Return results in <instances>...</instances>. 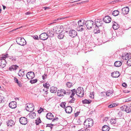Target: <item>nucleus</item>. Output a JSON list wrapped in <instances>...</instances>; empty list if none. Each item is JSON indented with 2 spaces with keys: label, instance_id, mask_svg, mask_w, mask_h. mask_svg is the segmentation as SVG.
<instances>
[{
  "label": "nucleus",
  "instance_id": "1",
  "mask_svg": "<svg viewBox=\"0 0 131 131\" xmlns=\"http://www.w3.org/2000/svg\"><path fill=\"white\" fill-rule=\"evenodd\" d=\"M76 94L79 97H82L84 95V90L83 88L79 87L76 90Z\"/></svg>",
  "mask_w": 131,
  "mask_h": 131
},
{
  "label": "nucleus",
  "instance_id": "2",
  "mask_svg": "<svg viewBox=\"0 0 131 131\" xmlns=\"http://www.w3.org/2000/svg\"><path fill=\"white\" fill-rule=\"evenodd\" d=\"M93 124V121L91 118H88L86 119L84 122V125L86 127H90L92 126Z\"/></svg>",
  "mask_w": 131,
  "mask_h": 131
},
{
  "label": "nucleus",
  "instance_id": "3",
  "mask_svg": "<svg viewBox=\"0 0 131 131\" xmlns=\"http://www.w3.org/2000/svg\"><path fill=\"white\" fill-rule=\"evenodd\" d=\"M16 41L17 44L21 46H24L26 44V41L23 38L20 37L16 39Z\"/></svg>",
  "mask_w": 131,
  "mask_h": 131
},
{
  "label": "nucleus",
  "instance_id": "4",
  "mask_svg": "<svg viewBox=\"0 0 131 131\" xmlns=\"http://www.w3.org/2000/svg\"><path fill=\"white\" fill-rule=\"evenodd\" d=\"M85 24L87 28L89 29H91L93 25H95L94 22L91 20H87L85 21Z\"/></svg>",
  "mask_w": 131,
  "mask_h": 131
},
{
  "label": "nucleus",
  "instance_id": "5",
  "mask_svg": "<svg viewBox=\"0 0 131 131\" xmlns=\"http://www.w3.org/2000/svg\"><path fill=\"white\" fill-rule=\"evenodd\" d=\"M46 117L47 119L49 120H52L53 122L57 121L59 119L57 117H56L54 118H53L54 116L53 114L51 113H47L46 115Z\"/></svg>",
  "mask_w": 131,
  "mask_h": 131
},
{
  "label": "nucleus",
  "instance_id": "6",
  "mask_svg": "<svg viewBox=\"0 0 131 131\" xmlns=\"http://www.w3.org/2000/svg\"><path fill=\"white\" fill-rule=\"evenodd\" d=\"M34 105L31 103H29L26 105L25 109L27 111L31 112L34 110Z\"/></svg>",
  "mask_w": 131,
  "mask_h": 131
},
{
  "label": "nucleus",
  "instance_id": "7",
  "mask_svg": "<svg viewBox=\"0 0 131 131\" xmlns=\"http://www.w3.org/2000/svg\"><path fill=\"white\" fill-rule=\"evenodd\" d=\"M103 21L102 19H97L95 20V24L98 28L99 27L101 26Z\"/></svg>",
  "mask_w": 131,
  "mask_h": 131
},
{
  "label": "nucleus",
  "instance_id": "8",
  "mask_svg": "<svg viewBox=\"0 0 131 131\" xmlns=\"http://www.w3.org/2000/svg\"><path fill=\"white\" fill-rule=\"evenodd\" d=\"M27 79H31L35 77V74L32 72L30 71L28 72L26 75Z\"/></svg>",
  "mask_w": 131,
  "mask_h": 131
},
{
  "label": "nucleus",
  "instance_id": "9",
  "mask_svg": "<svg viewBox=\"0 0 131 131\" xmlns=\"http://www.w3.org/2000/svg\"><path fill=\"white\" fill-rule=\"evenodd\" d=\"M48 37V35L46 33H43L41 34L39 36V38L42 40L47 39Z\"/></svg>",
  "mask_w": 131,
  "mask_h": 131
},
{
  "label": "nucleus",
  "instance_id": "10",
  "mask_svg": "<svg viewBox=\"0 0 131 131\" xmlns=\"http://www.w3.org/2000/svg\"><path fill=\"white\" fill-rule=\"evenodd\" d=\"M69 35L72 37H74L77 36V33L76 31L73 29H71L69 31Z\"/></svg>",
  "mask_w": 131,
  "mask_h": 131
},
{
  "label": "nucleus",
  "instance_id": "11",
  "mask_svg": "<svg viewBox=\"0 0 131 131\" xmlns=\"http://www.w3.org/2000/svg\"><path fill=\"white\" fill-rule=\"evenodd\" d=\"M19 122L21 124L25 125L27 123V119L25 117H21L20 118Z\"/></svg>",
  "mask_w": 131,
  "mask_h": 131
},
{
  "label": "nucleus",
  "instance_id": "12",
  "mask_svg": "<svg viewBox=\"0 0 131 131\" xmlns=\"http://www.w3.org/2000/svg\"><path fill=\"white\" fill-rule=\"evenodd\" d=\"M64 95L65 94V90L64 89H61L60 90H58L57 91V94L58 96L60 97L63 96L64 95Z\"/></svg>",
  "mask_w": 131,
  "mask_h": 131
},
{
  "label": "nucleus",
  "instance_id": "13",
  "mask_svg": "<svg viewBox=\"0 0 131 131\" xmlns=\"http://www.w3.org/2000/svg\"><path fill=\"white\" fill-rule=\"evenodd\" d=\"M122 13L124 15L127 14L129 11V7L127 6L122 8L121 9Z\"/></svg>",
  "mask_w": 131,
  "mask_h": 131
},
{
  "label": "nucleus",
  "instance_id": "14",
  "mask_svg": "<svg viewBox=\"0 0 131 131\" xmlns=\"http://www.w3.org/2000/svg\"><path fill=\"white\" fill-rule=\"evenodd\" d=\"M131 57V56L127 53H125L123 54L122 57V59L123 60H127Z\"/></svg>",
  "mask_w": 131,
  "mask_h": 131
},
{
  "label": "nucleus",
  "instance_id": "15",
  "mask_svg": "<svg viewBox=\"0 0 131 131\" xmlns=\"http://www.w3.org/2000/svg\"><path fill=\"white\" fill-rule=\"evenodd\" d=\"M120 74L118 71H115L111 73V75L113 78H118L120 75Z\"/></svg>",
  "mask_w": 131,
  "mask_h": 131
},
{
  "label": "nucleus",
  "instance_id": "16",
  "mask_svg": "<svg viewBox=\"0 0 131 131\" xmlns=\"http://www.w3.org/2000/svg\"><path fill=\"white\" fill-rule=\"evenodd\" d=\"M111 20V18L108 16L105 17L103 19V21L106 23H110Z\"/></svg>",
  "mask_w": 131,
  "mask_h": 131
},
{
  "label": "nucleus",
  "instance_id": "17",
  "mask_svg": "<svg viewBox=\"0 0 131 131\" xmlns=\"http://www.w3.org/2000/svg\"><path fill=\"white\" fill-rule=\"evenodd\" d=\"M6 62L5 60H0V68H4L6 66Z\"/></svg>",
  "mask_w": 131,
  "mask_h": 131
},
{
  "label": "nucleus",
  "instance_id": "18",
  "mask_svg": "<svg viewBox=\"0 0 131 131\" xmlns=\"http://www.w3.org/2000/svg\"><path fill=\"white\" fill-rule=\"evenodd\" d=\"M16 102L15 101L11 102L9 104V106L11 108H15L16 107Z\"/></svg>",
  "mask_w": 131,
  "mask_h": 131
},
{
  "label": "nucleus",
  "instance_id": "19",
  "mask_svg": "<svg viewBox=\"0 0 131 131\" xmlns=\"http://www.w3.org/2000/svg\"><path fill=\"white\" fill-rule=\"evenodd\" d=\"M72 108L70 106H67L65 108V111L66 113H70L72 111Z\"/></svg>",
  "mask_w": 131,
  "mask_h": 131
},
{
  "label": "nucleus",
  "instance_id": "20",
  "mask_svg": "<svg viewBox=\"0 0 131 131\" xmlns=\"http://www.w3.org/2000/svg\"><path fill=\"white\" fill-rule=\"evenodd\" d=\"M125 108V111L127 113H129L131 112V106H124L121 108Z\"/></svg>",
  "mask_w": 131,
  "mask_h": 131
},
{
  "label": "nucleus",
  "instance_id": "21",
  "mask_svg": "<svg viewBox=\"0 0 131 131\" xmlns=\"http://www.w3.org/2000/svg\"><path fill=\"white\" fill-rule=\"evenodd\" d=\"M36 115V113L34 112H31L28 114V116L31 118L33 119L35 117Z\"/></svg>",
  "mask_w": 131,
  "mask_h": 131
},
{
  "label": "nucleus",
  "instance_id": "22",
  "mask_svg": "<svg viewBox=\"0 0 131 131\" xmlns=\"http://www.w3.org/2000/svg\"><path fill=\"white\" fill-rule=\"evenodd\" d=\"M7 126H12L13 125H14L15 124L14 121L12 120H8V122H7Z\"/></svg>",
  "mask_w": 131,
  "mask_h": 131
},
{
  "label": "nucleus",
  "instance_id": "23",
  "mask_svg": "<svg viewBox=\"0 0 131 131\" xmlns=\"http://www.w3.org/2000/svg\"><path fill=\"white\" fill-rule=\"evenodd\" d=\"M85 27L84 26H78L76 28L77 30L78 31H82L84 30Z\"/></svg>",
  "mask_w": 131,
  "mask_h": 131
},
{
  "label": "nucleus",
  "instance_id": "24",
  "mask_svg": "<svg viewBox=\"0 0 131 131\" xmlns=\"http://www.w3.org/2000/svg\"><path fill=\"white\" fill-rule=\"evenodd\" d=\"M57 88L54 86H52L50 88V92L52 93H55L57 91Z\"/></svg>",
  "mask_w": 131,
  "mask_h": 131
},
{
  "label": "nucleus",
  "instance_id": "25",
  "mask_svg": "<svg viewBox=\"0 0 131 131\" xmlns=\"http://www.w3.org/2000/svg\"><path fill=\"white\" fill-rule=\"evenodd\" d=\"M60 28L58 26H55L53 27V31L56 34H58V32L59 31Z\"/></svg>",
  "mask_w": 131,
  "mask_h": 131
},
{
  "label": "nucleus",
  "instance_id": "26",
  "mask_svg": "<svg viewBox=\"0 0 131 131\" xmlns=\"http://www.w3.org/2000/svg\"><path fill=\"white\" fill-rule=\"evenodd\" d=\"M113 28L114 29H117L119 28L118 25L117 23L115 21L113 22Z\"/></svg>",
  "mask_w": 131,
  "mask_h": 131
},
{
  "label": "nucleus",
  "instance_id": "27",
  "mask_svg": "<svg viewBox=\"0 0 131 131\" xmlns=\"http://www.w3.org/2000/svg\"><path fill=\"white\" fill-rule=\"evenodd\" d=\"M64 36V33L63 31L61 32V33L58 35V37L59 39H61L63 38Z\"/></svg>",
  "mask_w": 131,
  "mask_h": 131
},
{
  "label": "nucleus",
  "instance_id": "28",
  "mask_svg": "<svg viewBox=\"0 0 131 131\" xmlns=\"http://www.w3.org/2000/svg\"><path fill=\"white\" fill-rule=\"evenodd\" d=\"M25 71H22V70H20L18 73L19 76L20 77H23L25 75Z\"/></svg>",
  "mask_w": 131,
  "mask_h": 131
},
{
  "label": "nucleus",
  "instance_id": "29",
  "mask_svg": "<svg viewBox=\"0 0 131 131\" xmlns=\"http://www.w3.org/2000/svg\"><path fill=\"white\" fill-rule=\"evenodd\" d=\"M102 129L103 131H108L109 128L107 125H105L102 127Z\"/></svg>",
  "mask_w": 131,
  "mask_h": 131
},
{
  "label": "nucleus",
  "instance_id": "30",
  "mask_svg": "<svg viewBox=\"0 0 131 131\" xmlns=\"http://www.w3.org/2000/svg\"><path fill=\"white\" fill-rule=\"evenodd\" d=\"M122 64V62L119 61H116L114 63L115 66L116 67H119Z\"/></svg>",
  "mask_w": 131,
  "mask_h": 131
},
{
  "label": "nucleus",
  "instance_id": "31",
  "mask_svg": "<svg viewBox=\"0 0 131 131\" xmlns=\"http://www.w3.org/2000/svg\"><path fill=\"white\" fill-rule=\"evenodd\" d=\"M71 92L72 93V94H71V95L70 96V97L71 98H72L73 97V96L74 95L75 93H76V90H75V89H73L72 90H71Z\"/></svg>",
  "mask_w": 131,
  "mask_h": 131
},
{
  "label": "nucleus",
  "instance_id": "32",
  "mask_svg": "<svg viewBox=\"0 0 131 131\" xmlns=\"http://www.w3.org/2000/svg\"><path fill=\"white\" fill-rule=\"evenodd\" d=\"M122 112V111H119L118 112L117 115V116L118 117L120 118L122 117L123 114Z\"/></svg>",
  "mask_w": 131,
  "mask_h": 131
},
{
  "label": "nucleus",
  "instance_id": "33",
  "mask_svg": "<svg viewBox=\"0 0 131 131\" xmlns=\"http://www.w3.org/2000/svg\"><path fill=\"white\" fill-rule=\"evenodd\" d=\"M78 26H84V25L85 24V23H83V22H82V21L81 20H79L78 22Z\"/></svg>",
  "mask_w": 131,
  "mask_h": 131
},
{
  "label": "nucleus",
  "instance_id": "34",
  "mask_svg": "<svg viewBox=\"0 0 131 131\" xmlns=\"http://www.w3.org/2000/svg\"><path fill=\"white\" fill-rule=\"evenodd\" d=\"M119 12L118 10H115L113 12L112 15L114 16H117L119 14Z\"/></svg>",
  "mask_w": 131,
  "mask_h": 131
},
{
  "label": "nucleus",
  "instance_id": "35",
  "mask_svg": "<svg viewBox=\"0 0 131 131\" xmlns=\"http://www.w3.org/2000/svg\"><path fill=\"white\" fill-rule=\"evenodd\" d=\"M91 102V101L90 100H88L86 99H85L84 100H83L82 101V102L83 104H89Z\"/></svg>",
  "mask_w": 131,
  "mask_h": 131
},
{
  "label": "nucleus",
  "instance_id": "36",
  "mask_svg": "<svg viewBox=\"0 0 131 131\" xmlns=\"http://www.w3.org/2000/svg\"><path fill=\"white\" fill-rule=\"evenodd\" d=\"M52 32L50 30H49L47 32V34L48 35V36L51 37H52L54 36V34H52Z\"/></svg>",
  "mask_w": 131,
  "mask_h": 131
},
{
  "label": "nucleus",
  "instance_id": "37",
  "mask_svg": "<svg viewBox=\"0 0 131 131\" xmlns=\"http://www.w3.org/2000/svg\"><path fill=\"white\" fill-rule=\"evenodd\" d=\"M113 93V92L112 91H108L106 93V94L108 96H111Z\"/></svg>",
  "mask_w": 131,
  "mask_h": 131
},
{
  "label": "nucleus",
  "instance_id": "38",
  "mask_svg": "<svg viewBox=\"0 0 131 131\" xmlns=\"http://www.w3.org/2000/svg\"><path fill=\"white\" fill-rule=\"evenodd\" d=\"M5 99L3 96H0V103H2L4 102Z\"/></svg>",
  "mask_w": 131,
  "mask_h": 131
},
{
  "label": "nucleus",
  "instance_id": "39",
  "mask_svg": "<svg viewBox=\"0 0 131 131\" xmlns=\"http://www.w3.org/2000/svg\"><path fill=\"white\" fill-rule=\"evenodd\" d=\"M43 86L45 88L48 89H49L50 85L49 83H45V84H43Z\"/></svg>",
  "mask_w": 131,
  "mask_h": 131
},
{
  "label": "nucleus",
  "instance_id": "40",
  "mask_svg": "<svg viewBox=\"0 0 131 131\" xmlns=\"http://www.w3.org/2000/svg\"><path fill=\"white\" fill-rule=\"evenodd\" d=\"M41 121L40 118H37L36 120L35 123L37 125H38L40 123H41Z\"/></svg>",
  "mask_w": 131,
  "mask_h": 131
},
{
  "label": "nucleus",
  "instance_id": "41",
  "mask_svg": "<svg viewBox=\"0 0 131 131\" xmlns=\"http://www.w3.org/2000/svg\"><path fill=\"white\" fill-rule=\"evenodd\" d=\"M110 122L113 125L116 123V121L115 119H112L110 120Z\"/></svg>",
  "mask_w": 131,
  "mask_h": 131
},
{
  "label": "nucleus",
  "instance_id": "42",
  "mask_svg": "<svg viewBox=\"0 0 131 131\" xmlns=\"http://www.w3.org/2000/svg\"><path fill=\"white\" fill-rule=\"evenodd\" d=\"M18 67V66H17L16 65H13L11 67H10V69L11 68L14 70H16Z\"/></svg>",
  "mask_w": 131,
  "mask_h": 131
},
{
  "label": "nucleus",
  "instance_id": "43",
  "mask_svg": "<svg viewBox=\"0 0 131 131\" xmlns=\"http://www.w3.org/2000/svg\"><path fill=\"white\" fill-rule=\"evenodd\" d=\"M127 64L129 66H131V58L130 57L127 62Z\"/></svg>",
  "mask_w": 131,
  "mask_h": 131
},
{
  "label": "nucleus",
  "instance_id": "44",
  "mask_svg": "<svg viewBox=\"0 0 131 131\" xmlns=\"http://www.w3.org/2000/svg\"><path fill=\"white\" fill-rule=\"evenodd\" d=\"M66 85L69 88L71 87L73 85L72 83L69 82L66 83Z\"/></svg>",
  "mask_w": 131,
  "mask_h": 131
},
{
  "label": "nucleus",
  "instance_id": "45",
  "mask_svg": "<svg viewBox=\"0 0 131 131\" xmlns=\"http://www.w3.org/2000/svg\"><path fill=\"white\" fill-rule=\"evenodd\" d=\"M66 103L65 102H62L60 104V106L62 108H64L66 107Z\"/></svg>",
  "mask_w": 131,
  "mask_h": 131
},
{
  "label": "nucleus",
  "instance_id": "46",
  "mask_svg": "<svg viewBox=\"0 0 131 131\" xmlns=\"http://www.w3.org/2000/svg\"><path fill=\"white\" fill-rule=\"evenodd\" d=\"M37 81V80L36 79L31 80L30 81V82L31 84H34L36 83Z\"/></svg>",
  "mask_w": 131,
  "mask_h": 131
},
{
  "label": "nucleus",
  "instance_id": "47",
  "mask_svg": "<svg viewBox=\"0 0 131 131\" xmlns=\"http://www.w3.org/2000/svg\"><path fill=\"white\" fill-rule=\"evenodd\" d=\"M117 105L115 103H113V104H111L110 105L108 106V107L109 108H111L113 107H115V106H116Z\"/></svg>",
  "mask_w": 131,
  "mask_h": 131
},
{
  "label": "nucleus",
  "instance_id": "48",
  "mask_svg": "<svg viewBox=\"0 0 131 131\" xmlns=\"http://www.w3.org/2000/svg\"><path fill=\"white\" fill-rule=\"evenodd\" d=\"M48 89L45 88L43 90V92L44 94L47 95L48 93L47 92L48 91Z\"/></svg>",
  "mask_w": 131,
  "mask_h": 131
},
{
  "label": "nucleus",
  "instance_id": "49",
  "mask_svg": "<svg viewBox=\"0 0 131 131\" xmlns=\"http://www.w3.org/2000/svg\"><path fill=\"white\" fill-rule=\"evenodd\" d=\"M2 57H1L0 59L1 60H5V59L7 58V56H5V54L2 55Z\"/></svg>",
  "mask_w": 131,
  "mask_h": 131
},
{
  "label": "nucleus",
  "instance_id": "50",
  "mask_svg": "<svg viewBox=\"0 0 131 131\" xmlns=\"http://www.w3.org/2000/svg\"><path fill=\"white\" fill-rule=\"evenodd\" d=\"M71 91L70 90H65L66 92V94H65L68 95L70 94L71 93Z\"/></svg>",
  "mask_w": 131,
  "mask_h": 131
},
{
  "label": "nucleus",
  "instance_id": "51",
  "mask_svg": "<svg viewBox=\"0 0 131 131\" xmlns=\"http://www.w3.org/2000/svg\"><path fill=\"white\" fill-rule=\"evenodd\" d=\"M43 111V108L41 107H40L39 110H38V113H40L41 112Z\"/></svg>",
  "mask_w": 131,
  "mask_h": 131
},
{
  "label": "nucleus",
  "instance_id": "52",
  "mask_svg": "<svg viewBox=\"0 0 131 131\" xmlns=\"http://www.w3.org/2000/svg\"><path fill=\"white\" fill-rule=\"evenodd\" d=\"M54 125L53 124H47L46 127H48L51 128V129L52 128V126Z\"/></svg>",
  "mask_w": 131,
  "mask_h": 131
},
{
  "label": "nucleus",
  "instance_id": "53",
  "mask_svg": "<svg viewBox=\"0 0 131 131\" xmlns=\"http://www.w3.org/2000/svg\"><path fill=\"white\" fill-rule=\"evenodd\" d=\"M94 31L95 33H97L100 32V30L99 29H94Z\"/></svg>",
  "mask_w": 131,
  "mask_h": 131
},
{
  "label": "nucleus",
  "instance_id": "54",
  "mask_svg": "<svg viewBox=\"0 0 131 131\" xmlns=\"http://www.w3.org/2000/svg\"><path fill=\"white\" fill-rule=\"evenodd\" d=\"M71 100L69 101V103H74L75 99L73 97Z\"/></svg>",
  "mask_w": 131,
  "mask_h": 131
},
{
  "label": "nucleus",
  "instance_id": "55",
  "mask_svg": "<svg viewBox=\"0 0 131 131\" xmlns=\"http://www.w3.org/2000/svg\"><path fill=\"white\" fill-rule=\"evenodd\" d=\"M68 18V17H65V18H63V17L60 18H58L57 19H55V21L59 20H60L63 19H64L65 18Z\"/></svg>",
  "mask_w": 131,
  "mask_h": 131
},
{
  "label": "nucleus",
  "instance_id": "56",
  "mask_svg": "<svg viewBox=\"0 0 131 131\" xmlns=\"http://www.w3.org/2000/svg\"><path fill=\"white\" fill-rule=\"evenodd\" d=\"M42 79L43 80H45L46 79L47 77V74H45L43 75L42 76Z\"/></svg>",
  "mask_w": 131,
  "mask_h": 131
},
{
  "label": "nucleus",
  "instance_id": "57",
  "mask_svg": "<svg viewBox=\"0 0 131 131\" xmlns=\"http://www.w3.org/2000/svg\"><path fill=\"white\" fill-rule=\"evenodd\" d=\"M14 82L16 83H18V82H19L18 79L15 77L14 78Z\"/></svg>",
  "mask_w": 131,
  "mask_h": 131
},
{
  "label": "nucleus",
  "instance_id": "58",
  "mask_svg": "<svg viewBox=\"0 0 131 131\" xmlns=\"http://www.w3.org/2000/svg\"><path fill=\"white\" fill-rule=\"evenodd\" d=\"M18 84V85L20 87H21L22 86V84L20 82H18V83H17Z\"/></svg>",
  "mask_w": 131,
  "mask_h": 131
},
{
  "label": "nucleus",
  "instance_id": "59",
  "mask_svg": "<svg viewBox=\"0 0 131 131\" xmlns=\"http://www.w3.org/2000/svg\"><path fill=\"white\" fill-rule=\"evenodd\" d=\"M122 86L124 87H126L127 86V85L125 83H123L122 84Z\"/></svg>",
  "mask_w": 131,
  "mask_h": 131
},
{
  "label": "nucleus",
  "instance_id": "60",
  "mask_svg": "<svg viewBox=\"0 0 131 131\" xmlns=\"http://www.w3.org/2000/svg\"><path fill=\"white\" fill-rule=\"evenodd\" d=\"M46 97H47V98L46 99V101H49L52 98V97H47V96H46Z\"/></svg>",
  "mask_w": 131,
  "mask_h": 131
},
{
  "label": "nucleus",
  "instance_id": "61",
  "mask_svg": "<svg viewBox=\"0 0 131 131\" xmlns=\"http://www.w3.org/2000/svg\"><path fill=\"white\" fill-rule=\"evenodd\" d=\"M43 8L45 10H46L48 9H49L50 8L49 7H44Z\"/></svg>",
  "mask_w": 131,
  "mask_h": 131
},
{
  "label": "nucleus",
  "instance_id": "62",
  "mask_svg": "<svg viewBox=\"0 0 131 131\" xmlns=\"http://www.w3.org/2000/svg\"><path fill=\"white\" fill-rule=\"evenodd\" d=\"M34 38L36 40H38V37L37 36H35L34 37Z\"/></svg>",
  "mask_w": 131,
  "mask_h": 131
},
{
  "label": "nucleus",
  "instance_id": "63",
  "mask_svg": "<svg viewBox=\"0 0 131 131\" xmlns=\"http://www.w3.org/2000/svg\"><path fill=\"white\" fill-rule=\"evenodd\" d=\"M28 0L29 1V0ZM29 1H30L29 2H30L31 3H32L35 1V0H29Z\"/></svg>",
  "mask_w": 131,
  "mask_h": 131
},
{
  "label": "nucleus",
  "instance_id": "64",
  "mask_svg": "<svg viewBox=\"0 0 131 131\" xmlns=\"http://www.w3.org/2000/svg\"><path fill=\"white\" fill-rule=\"evenodd\" d=\"M84 131H90V130L88 129H83Z\"/></svg>",
  "mask_w": 131,
  "mask_h": 131
}]
</instances>
